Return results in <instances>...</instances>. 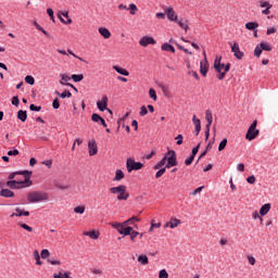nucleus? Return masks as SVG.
<instances>
[{"mask_svg":"<svg viewBox=\"0 0 278 278\" xmlns=\"http://www.w3.org/2000/svg\"><path fill=\"white\" fill-rule=\"evenodd\" d=\"M181 225V220L179 219H172L167 226L170 227V229H175V227H179Z\"/></svg>","mask_w":278,"mask_h":278,"instance_id":"2f4dec72","label":"nucleus"},{"mask_svg":"<svg viewBox=\"0 0 278 278\" xmlns=\"http://www.w3.org/2000/svg\"><path fill=\"white\" fill-rule=\"evenodd\" d=\"M255 176L254 175H252V176H250V177H248L247 178V181H248V184H251V185H253V184H255Z\"/></svg>","mask_w":278,"mask_h":278,"instance_id":"774afa93","label":"nucleus"},{"mask_svg":"<svg viewBox=\"0 0 278 278\" xmlns=\"http://www.w3.org/2000/svg\"><path fill=\"white\" fill-rule=\"evenodd\" d=\"M99 34L105 39L108 40V38H110L112 36V33H110V29L105 28V27H100L98 29Z\"/></svg>","mask_w":278,"mask_h":278,"instance_id":"a211bd4d","label":"nucleus"},{"mask_svg":"<svg viewBox=\"0 0 278 278\" xmlns=\"http://www.w3.org/2000/svg\"><path fill=\"white\" fill-rule=\"evenodd\" d=\"M72 79L76 84L79 83V81H84V74H73Z\"/></svg>","mask_w":278,"mask_h":278,"instance_id":"72a5a7b5","label":"nucleus"},{"mask_svg":"<svg viewBox=\"0 0 278 278\" xmlns=\"http://www.w3.org/2000/svg\"><path fill=\"white\" fill-rule=\"evenodd\" d=\"M165 14H166L168 21H177V15L175 14V10L173 9V7H168L165 10Z\"/></svg>","mask_w":278,"mask_h":278,"instance_id":"ddd939ff","label":"nucleus"},{"mask_svg":"<svg viewBox=\"0 0 278 278\" xmlns=\"http://www.w3.org/2000/svg\"><path fill=\"white\" fill-rule=\"evenodd\" d=\"M34 257L36 260L37 266H42V261H40V253H38V250H35Z\"/></svg>","mask_w":278,"mask_h":278,"instance_id":"4c0bfd02","label":"nucleus"},{"mask_svg":"<svg viewBox=\"0 0 278 278\" xmlns=\"http://www.w3.org/2000/svg\"><path fill=\"white\" fill-rule=\"evenodd\" d=\"M228 45L230 46L231 53H233L237 60H242V58H244V52L240 51V45H238V42H228Z\"/></svg>","mask_w":278,"mask_h":278,"instance_id":"423d86ee","label":"nucleus"},{"mask_svg":"<svg viewBox=\"0 0 278 278\" xmlns=\"http://www.w3.org/2000/svg\"><path fill=\"white\" fill-rule=\"evenodd\" d=\"M262 46H256L255 47V49H254V55L256 56V58H260V55H262Z\"/></svg>","mask_w":278,"mask_h":278,"instance_id":"09e8293b","label":"nucleus"},{"mask_svg":"<svg viewBox=\"0 0 278 278\" xmlns=\"http://www.w3.org/2000/svg\"><path fill=\"white\" fill-rule=\"evenodd\" d=\"M205 121L207 122L206 126L212 127V123L214 121V117L212 116V111L210 110L205 111Z\"/></svg>","mask_w":278,"mask_h":278,"instance_id":"4be33fe9","label":"nucleus"},{"mask_svg":"<svg viewBox=\"0 0 278 278\" xmlns=\"http://www.w3.org/2000/svg\"><path fill=\"white\" fill-rule=\"evenodd\" d=\"M74 212L75 214H84V212H86V206H76Z\"/></svg>","mask_w":278,"mask_h":278,"instance_id":"de8ad7c7","label":"nucleus"},{"mask_svg":"<svg viewBox=\"0 0 278 278\" xmlns=\"http://www.w3.org/2000/svg\"><path fill=\"white\" fill-rule=\"evenodd\" d=\"M220 66H224V73H229V71H231V63H220Z\"/></svg>","mask_w":278,"mask_h":278,"instance_id":"6e6d98bb","label":"nucleus"},{"mask_svg":"<svg viewBox=\"0 0 278 278\" xmlns=\"http://www.w3.org/2000/svg\"><path fill=\"white\" fill-rule=\"evenodd\" d=\"M34 27H36V29H38V31H41V34H43L45 36L49 37V33L47 30H45V28L42 26H40V24H38V22H34Z\"/></svg>","mask_w":278,"mask_h":278,"instance_id":"473e14b6","label":"nucleus"},{"mask_svg":"<svg viewBox=\"0 0 278 278\" xmlns=\"http://www.w3.org/2000/svg\"><path fill=\"white\" fill-rule=\"evenodd\" d=\"M159 278H168V271H166V269H161L159 273Z\"/></svg>","mask_w":278,"mask_h":278,"instance_id":"13d9d810","label":"nucleus"},{"mask_svg":"<svg viewBox=\"0 0 278 278\" xmlns=\"http://www.w3.org/2000/svg\"><path fill=\"white\" fill-rule=\"evenodd\" d=\"M166 160H167V155H165L160 162H157L153 166V170H160V168H163V166H166Z\"/></svg>","mask_w":278,"mask_h":278,"instance_id":"5701e85b","label":"nucleus"},{"mask_svg":"<svg viewBox=\"0 0 278 278\" xmlns=\"http://www.w3.org/2000/svg\"><path fill=\"white\" fill-rule=\"evenodd\" d=\"M25 81L29 86H34V84H36V79L34 78V76H29V75L25 77Z\"/></svg>","mask_w":278,"mask_h":278,"instance_id":"79ce46f5","label":"nucleus"},{"mask_svg":"<svg viewBox=\"0 0 278 278\" xmlns=\"http://www.w3.org/2000/svg\"><path fill=\"white\" fill-rule=\"evenodd\" d=\"M14 216H29V211L22 210L21 207L15 208V213H12L10 215L11 218H14Z\"/></svg>","mask_w":278,"mask_h":278,"instance_id":"4468645a","label":"nucleus"},{"mask_svg":"<svg viewBox=\"0 0 278 278\" xmlns=\"http://www.w3.org/2000/svg\"><path fill=\"white\" fill-rule=\"evenodd\" d=\"M8 155H10V156L18 155V149H13V150L8 151Z\"/></svg>","mask_w":278,"mask_h":278,"instance_id":"338daca9","label":"nucleus"},{"mask_svg":"<svg viewBox=\"0 0 278 278\" xmlns=\"http://www.w3.org/2000/svg\"><path fill=\"white\" fill-rule=\"evenodd\" d=\"M113 70L118 73V75H123L124 77H129V72L118 65L113 66Z\"/></svg>","mask_w":278,"mask_h":278,"instance_id":"6ab92c4d","label":"nucleus"},{"mask_svg":"<svg viewBox=\"0 0 278 278\" xmlns=\"http://www.w3.org/2000/svg\"><path fill=\"white\" fill-rule=\"evenodd\" d=\"M84 236H88L89 238H91V240H99V231L92 230V231H85Z\"/></svg>","mask_w":278,"mask_h":278,"instance_id":"412c9836","label":"nucleus"},{"mask_svg":"<svg viewBox=\"0 0 278 278\" xmlns=\"http://www.w3.org/2000/svg\"><path fill=\"white\" fill-rule=\"evenodd\" d=\"M165 155H167V164L165 167L173 168V166H177V153H175V150L167 151Z\"/></svg>","mask_w":278,"mask_h":278,"instance_id":"39448f33","label":"nucleus"},{"mask_svg":"<svg viewBox=\"0 0 278 278\" xmlns=\"http://www.w3.org/2000/svg\"><path fill=\"white\" fill-rule=\"evenodd\" d=\"M166 168L167 167L159 168V170L155 174V179H160V177H162V175H164V173H166Z\"/></svg>","mask_w":278,"mask_h":278,"instance_id":"c03bdc74","label":"nucleus"},{"mask_svg":"<svg viewBox=\"0 0 278 278\" xmlns=\"http://www.w3.org/2000/svg\"><path fill=\"white\" fill-rule=\"evenodd\" d=\"M128 223H140V218L132 216L128 218L126 222H124V225H128Z\"/></svg>","mask_w":278,"mask_h":278,"instance_id":"49530a36","label":"nucleus"},{"mask_svg":"<svg viewBox=\"0 0 278 278\" xmlns=\"http://www.w3.org/2000/svg\"><path fill=\"white\" fill-rule=\"evenodd\" d=\"M222 60H223V56H217V58L215 59V61H214V68H215V71H216V73L219 74V75H218V79H219V80L225 79V76L227 75L226 72L220 71V62H222Z\"/></svg>","mask_w":278,"mask_h":278,"instance_id":"0eeeda50","label":"nucleus"},{"mask_svg":"<svg viewBox=\"0 0 278 278\" xmlns=\"http://www.w3.org/2000/svg\"><path fill=\"white\" fill-rule=\"evenodd\" d=\"M144 166L141 162H136L132 157L127 159L126 161V168L128 173H132V170H141Z\"/></svg>","mask_w":278,"mask_h":278,"instance_id":"20e7f679","label":"nucleus"},{"mask_svg":"<svg viewBox=\"0 0 278 278\" xmlns=\"http://www.w3.org/2000/svg\"><path fill=\"white\" fill-rule=\"evenodd\" d=\"M49 255H51V253L47 249H43L40 253L41 260H47V257H49Z\"/></svg>","mask_w":278,"mask_h":278,"instance_id":"a18cd8bd","label":"nucleus"},{"mask_svg":"<svg viewBox=\"0 0 278 278\" xmlns=\"http://www.w3.org/2000/svg\"><path fill=\"white\" fill-rule=\"evenodd\" d=\"M109 190L111 194H119L121 192H127V187L125 185H119L117 187H111Z\"/></svg>","mask_w":278,"mask_h":278,"instance_id":"f8f14e48","label":"nucleus"},{"mask_svg":"<svg viewBox=\"0 0 278 278\" xmlns=\"http://www.w3.org/2000/svg\"><path fill=\"white\" fill-rule=\"evenodd\" d=\"M204 63L200 62V73L202 77H207V71H210V62H207V55L203 52Z\"/></svg>","mask_w":278,"mask_h":278,"instance_id":"6e6552de","label":"nucleus"},{"mask_svg":"<svg viewBox=\"0 0 278 278\" xmlns=\"http://www.w3.org/2000/svg\"><path fill=\"white\" fill-rule=\"evenodd\" d=\"M270 203H266L264 204L261 208H260V215L261 216H266V214H268V212H270Z\"/></svg>","mask_w":278,"mask_h":278,"instance_id":"b1692460","label":"nucleus"},{"mask_svg":"<svg viewBox=\"0 0 278 278\" xmlns=\"http://www.w3.org/2000/svg\"><path fill=\"white\" fill-rule=\"evenodd\" d=\"M257 136H260V129H257V121H254L248 128L245 140L251 142V140H255Z\"/></svg>","mask_w":278,"mask_h":278,"instance_id":"7ed1b4c3","label":"nucleus"},{"mask_svg":"<svg viewBox=\"0 0 278 278\" xmlns=\"http://www.w3.org/2000/svg\"><path fill=\"white\" fill-rule=\"evenodd\" d=\"M88 151L91 157L92 155H97V153H99V148L97 147V141L94 139L88 142Z\"/></svg>","mask_w":278,"mask_h":278,"instance_id":"9b49d317","label":"nucleus"},{"mask_svg":"<svg viewBox=\"0 0 278 278\" xmlns=\"http://www.w3.org/2000/svg\"><path fill=\"white\" fill-rule=\"evenodd\" d=\"M97 108L100 112L108 110L109 114H112V110L108 109V96H103L101 101L97 102Z\"/></svg>","mask_w":278,"mask_h":278,"instance_id":"1a4fd4ad","label":"nucleus"},{"mask_svg":"<svg viewBox=\"0 0 278 278\" xmlns=\"http://www.w3.org/2000/svg\"><path fill=\"white\" fill-rule=\"evenodd\" d=\"M121 179H125V173H123L121 169H116L113 181H121Z\"/></svg>","mask_w":278,"mask_h":278,"instance_id":"c85d7f7f","label":"nucleus"},{"mask_svg":"<svg viewBox=\"0 0 278 278\" xmlns=\"http://www.w3.org/2000/svg\"><path fill=\"white\" fill-rule=\"evenodd\" d=\"M28 203H42V201H49V194L42 191H33L27 194Z\"/></svg>","mask_w":278,"mask_h":278,"instance_id":"f03ea898","label":"nucleus"},{"mask_svg":"<svg viewBox=\"0 0 278 278\" xmlns=\"http://www.w3.org/2000/svg\"><path fill=\"white\" fill-rule=\"evenodd\" d=\"M127 199H129V193H127V191L121 192L117 195V201H127Z\"/></svg>","mask_w":278,"mask_h":278,"instance_id":"f704fd0d","label":"nucleus"},{"mask_svg":"<svg viewBox=\"0 0 278 278\" xmlns=\"http://www.w3.org/2000/svg\"><path fill=\"white\" fill-rule=\"evenodd\" d=\"M0 197H3L4 199H12L14 198V191L10 189H1Z\"/></svg>","mask_w":278,"mask_h":278,"instance_id":"dca6fc26","label":"nucleus"},{"mask_svg":"<svg viewBox=\"0 0 278 278\" xmlns=\"http://www.w3.org/2000/svg\"><path fill=\"white\" fill-rule=\"evenodd\" d=\"M175 23H177L179 25V27H181V29H185V31H188V21L186 20H177L175 21Z\"/></svg>","mask_w":278,"mask_h":278,"instance_id":"7c9ffc66","label":"nucleus"},{"mask_svg":"<svg viewBox=\"0 0 278 278\" xmlns=\"http://www.w3.org/2000/svg\"><path fill=\"white\" fill-rule=\"evenodd\" d=\"M268 7H273V4H270V2L268 1H260V8H268Z\"/></svg>","mask_w":278,"mask_h":278,"instance_id":"e2e57ef3","label":"nucleus"},{"mask_svg":"<svg viewBox=\"0 0 278 278\" xmlns=\"http://www.w3.org/2000/svg\"><path fill=\"white\" fill-rule=\"evenodd\" d=\"M252 217H253L254 219L260 218L261 223L264 222V219L262 218V216H260V213H258L257 211H254V212L252 213Z\"/></svg>","mask_w":278,"mask_h":278,"instance_id":"69168bd1","label":"nucleus"},{"mask_svg":"<svg viewBox=\"0 0 278 278\" xmlns=\"http://www.w3.org/2000/svg\"><path fill=\"white\" fill-rule=\"evenodd\" d=\"M29 110H30V112H40V110H42V106H37L36 104H30Z\"/></svg>","mask_w":278,"mask_h":278,"instance_id":"864d4df0","label":"nucleus"},{"mask_svg":"<svg viewBox=\"0 0 278 278\" xmlns=\"http://www.w3.org/2000/svg\"><path fill=\"white\" fill-rule=\"evenodd\" d=\"M227 147V138H224L218 146V151H225V148Z\"/></svg>","mask_w":278,"mask_h":278,"instance_id":"a19ab883","label":"nucleus"},{"mask_svg":"<svg viewBox=\"0 0 278 278\" xmlns=\"http://www.w3.org/2000/svg\"><path fill=\"white\" fill-rule=\"evenodd\" d=\"M62 15L67 18L65 22H64V25H71V23H73V20L71 17H68V12H65V13H62Z\"/></svg>","mask_w":278,"mask_h":278,"instance_id":"5fc2aeb1","label":"nucleus"},{"mask_svg":"<svg viewBox=\"0 0 278 278\" xmlns=\"http://www.w3.org/2000/svg\"><path fill=\"white\" fill-rule=\"evenodd\" d=\"M55 94H58L61 99H71L73 97V93H71V91L65 90L62 93H60V91H55Z\"/></svg>","mask_w":278,"mask_h":278,"instance_id":"c756f323","label":"nucleus"},{"mask_svg":"<svg viewBox=\"0 0 278 278\" xmlns=\"http://www.w3.org/2000/svg\"><path fill=\"white\" fill-rule=\"evenodd\" d=\"M199 149H201V143H198L197 147L192 149L191 155H193V157H195L197 153H199Z\"/></svg>","mask_w":278,"mask_h":278,"instance_id":"052dcab7","label":"nucleus"},{"mask_svg":"<svg viewBox=\"0 0 278 278\" xmlns=\"http://www.w3.org/2000/svg\"><path fill=\"white\" fill-rule=\"evenodd\" d=\"M192 123L195 127V136H199L201 134V119L197 118V115H193Z\"/></svg>","mask_w":278,"mask_h":278,"instance_id":"2eb2a0df","label":"nucleus"},{"mask_svg":"<svg viewBox=\"0 0 278 278\" xmlns=\"http://www.w3.org/2000/svg\"><path fill=\"white\" fill-rule=\"evenodd\" d=\"M16 175H23L25 177L26 175H31V172H29V170L13 172L9 175L10 181H12V179H14V177H16Z\"/></svg>","mask_w":278,"mask_h":278,"instance_id":"f3484780","label":"nucleus"},{"mask_svg":"<svg viewBox=\"0 0 278 278\" xmlns=\"http://www.w3.org/2000/svg\"><path fill=\"white\" fill-rule=\"evenodd\" d=\"M33 181H31V175L26 174L24 176V180H8L7 181V186L8 188H10L11 190H21L23 188H29L30 186H33Z\"/></svg>","mask_w":278,"mask_h":278,"instance_id":"f257e3e1","label":"nucleus"},{"mask_svg":"<svg viewBox=\"0 0 278 278\" xmlns=\"http://www.w3.org/2000/svg\"><path fill=\"white\" fill-rule=\"evenodd\" d=\"M55 188H59V190H68L71 188V185H63L61 182H55Z\"/></svg>","mask_w":278,"mask_h":278,"instance_id":"ea45409f","label":"nucleus"},{"mask_svg":"<svg viewBox=\"0 0 278 278\" xmlns=\"http://www.w3.org/2000/svg\"><path fill=\"white\" fill-rule=\"evenodd\" d=\"M260 27V24L257 22H248L245 24V29L249 31H255Z\"/></svg>","mask_w":278,"mask_h":278,"instance_id":"aec40b11","label":"nucleus"},{"mask_svg":"<svg viewBox=\"0 0 278 278\" xmlns=\"http://www.w3.org/2000/svg\"><path fill=\"white\" fill-rule=\"evenodd\" d=\"M260 47L263 51H273V47H270V45H268V42H264L262 41L260 43Z\"/></svg>","mask_w":278,"mask_h":278,"instance_id":"c9c22d12","label":"nucleus"},{"mask_svg":"<svg viewBox=\"0 0 278 278\" xmlns=\"http://www.w3.org/2000/svg\"><path fill=\"white\" fill-rule=\"evenodd\" d=\"M131 231H134V228L132 227H126V228H119L118 229V233L121 236H130L131 235Z\"/></svg>","mask_w":278,"mask_h":278,"instance_id":"393cba45","label":"nucleus"},{"mask_svg":"<svg viewBox=\"0 0 278 278\" xmlns=\"http://www.w3.org/2000/svg\"><path fill=\"white\" fill-rule=\"evenodd\" d=\"M47 14L50 16L51 21L55 23V16L53 15V9H47Z\"/></svg>","mask_w":278,"mask_h":278,"instance_id":"680f3d73","label":"nucleus"},{"mask_svg":"<svg viewBox=\"0 0 278 278\" xmlns=\"http://www.w3.org/2000/svg\"><path fill=\"white\" fill-rule=\"evenodd\" d=\"M164 97H167V99H170V91L168 90V87L161 85L160 86Z\"/></svg>","mask_w":278,"mask_h":278,"instance_id":"e433bc0d","label":"nucleus"},{"mask_svg":"<svg viewBox=\"0 0 278 278\" xmlns=\"http://www.w3.org/2000/svg\"><path fill=\"white\" fill-rule=\"evenodd\" d=\"M156 43L157 41H155L153 37H149V36H143L139 41L140 47H149V45H156Z\"/></svg>","mask_w":278,"mask_h":278,"instance_id":"9d476101","label":"nucleus"},{"mask_svg":"<svg viewBox=\"0 0 278 278\" xmlns=\"http://www.w3.org/2000/svg\"><path fill=\"white\" fill-rule=\"evenodd\" d=\"M128 10H130V14L135 16L136 12H138V7L134 3L129 4Z\"/></svg>","mask_w":278,"mask_h":278,"instance_id":"37998d69","label":"nucleus"},{"mask_svg":"<svg viewBox=\"0 0 278 278\" xmlns=\"http://www.w3.org/2000/svg\"><path fill=\"white\" fill-rule=\"evenodd\" d=\"M17 118H18V121H21L22 123H25V121H27V111L20 110V111L17 112Z\"/></svg>","mask_w":278,"mask_h":278,"instance_id":"bb28decb","label":"nucleus"},{"mask_svg":"<svg viewBox=\"0 0 278 278\" xmlns=\"http://www.w3.org/2000/svg\"><path fill=\"white\" fill-rule=\"evenodd\" d=\"M149 97L150 99H152L153 101H157V92L155 91V89L151 88L149 90Z\"/></svg>","mask_w":278,"mask_h":278,"instance_id":"58836bf2","label":"nucleus"},{"mask_svg":"<svg viewBox=\"0 0 278 278\" xmlns=\"http://www.w3.org/2000/svg\"><path fill=\"white\" fill-rule=\"evenodd\" d=\"M137 262H139V264H141L142 266H147V264H149V256H147L146 254H141L138 256Z\"/></svg>","mask_w":278,"mask_h":278,"instance_id":"a878e982","label":"nucleus"},{"mask_svg":"<svg viewBox=\"0 0 278 278\" xmlns=\"http://www.w3.org/2000/svg\"><path fill=\"white\" fill-rule=\"evenodd\" d=\"M162 51H169V53H175V47L170 43H163L161 46Z\"/></svg>","mask_w":278,"mask_h":278,"instance_id":"cd10ccee","label":"nucleus"},{"mask_svg":"<svg viewBox=\"0 0 278 278\" xmlns=\"http://www.w3.org/2000/svg\"><path fill=\"white\" fill-rule=\"evenodd\" d=\"M192 162H194V156L190 154V156L185 160V164L186 166H190Z\"/></svg>","mask_w":278,"mask_h":278,"instance_id":"bf43d9fd","label":"nucleus"},{"mask_svg":"<svg viewBox=\"0 0 278 278\" xmlns=\"http://www.w3.org/2000/svg\"><path fill=\"white\" fill-rule=\"evenodd\" d=\"M20 227L22 229H25V231H29V232L34 231V228L27 224H20Z\"/></svg>","mask_w":278,"mask_h":278,"instance_id":"603ef678","label":"nucleus"},{"mask_svg":"<svg viewBox=\"0 0 278 278\" xmlns=\"http://www.w3.org/2000/svg\"><path fill=\"white\" fill-rule=\"evenodd\" d=\"M149 114V110H147V106L142 105L140 108V112H139V115L140 116H147Z\"/></svg>","mask_w":278,"mask_h":278,"instance_id":"3c124183","label":"nucleus"},{"mask_svg":"<svg viewBox=\"0 0 278 278\" xmlns=\"http://www.w3.org/2000/svg\"><path fill=\"white\" fill-rule=\"evenodd\" d=\"M12 105L18 106V103H21V101L18 100L17 96H14L11 100Z\"/></svg>","mask_w":278,"mask_h":278,"instance_id":"0e129e2a","label":"nucleus"},{"mask_svg":"<svg viewBox=\"0 0 278 278\" xmlns=\"http://www.w3.org/2000/svg\"><path fill=\"white\" fill-rule=\"evenodd\" d=\"M101 115L97 114V113H93L91 115V121H93V123H100L101 122Z\"/></svg>","mask_w":278,"mask_h":278,"instance_id":"8fccbe9b","label":"nucleus"},{"mask_svg":"<svg viewBox=\"0 0 278 278\" xmlns=\"http://www.w3.org/2000/svg\"><path fill=\"white\" fill-rule=\"evenodd\" d=\"M53 110H60V99H54L52 102Z\"/></svg>","mask_w":278,"mask_h":278,"instance_id":"4d7b16f0","label":"nucleus"}]
</instances>
